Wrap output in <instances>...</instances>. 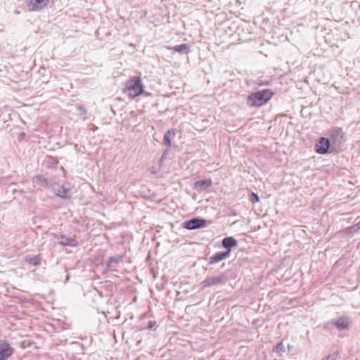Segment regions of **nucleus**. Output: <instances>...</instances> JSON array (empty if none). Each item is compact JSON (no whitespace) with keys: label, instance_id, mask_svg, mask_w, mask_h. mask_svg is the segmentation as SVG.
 Segmentation results:
<instances>
[{"label":"nucleus","instance_id":"f257e3e1","mask_svg":"<svg viewBox=\"0 0 360 360\" xmlns=\"http://www.w3.org/2000/svg\"><path fill=\"white\" fill-rule=\"evenodd\" d=\"M273 93L269 89L257 91L248 97L247 104L250 107L262 106L272 97Z\"/></svg>","mask_w":360,"mask_h":360},{"label":"nucleus","instance_id":"f03ea898","mask_svg":"<svg viewBox=\"0 0 360 360\" xmlns=\"http://www.w3.org/2000/svg\"><path fill=\"white\" fill-rule=\"evenodd\" d=\"M128 94L131 98H135L143 92V86L140 77H134L126 84Z\"/></svg>","mask_w":360,"mask_h":360},{"label":"nucleus","instance_id":"7ed1b4c3","mask_svg":"<svg viewBox=\"0 0 360 360\" xmlns=\"http://www.w3.org/2000/svg\"><path fill=\"white\" fill-rule=\"evenodd\" d=\"M329 135L332 142V147L340 146L344 141V132L340 127H333L329 131Z\"/></svg>","mask_w":360,"mask_h":360},{"label":"nucleus","instance_id":"20e7f679","mask_svg":"<svg viewBox=\"0 0 360 360\" xmlns=\"http://www.w3.org/2000/svg\"><path fill=\"white\" fill-rule=\"evenodd\" d=\"M227 281V277L224 275H219L216 276L207 277L202 282V285L203 287H209L211 285H217L220 284H224Z\"/></svg>","mask_w":360,"mask_h":360},{"label":"nucleus","instance_id":"39448f33","mask_svg":"<svg viewBox=\"0 0 360 360\" xmlns=\"http://www.w3.org/2000/svg\"><path fill=\"white\" fill-rule=\"evenodd\" d=\"M207 221L204 219L193 218L186 221L184 227L188 230H193L197 229L203 228L206 226Z\"/></svg>","mask_w":360,"mask_h":360},{"label":"nucleus","instance_id":"423d86ee","mask_svg":"<svg viewBox=\"0 0 360 360\" xmlns=\"http://www.w3.org/2000/svg\"><path fill=\"white\" fill-rule=\"evenodd\" d=\"M49 0H26L28 9L31 11H38L47 6Z\"/></svg>","mask_w":360,"mask_h":360},{"label":"nucleus","instance_id":"0eeeda50","mask_svg":"<svg viewBox=\"0 0 360 360\" xmlns=\"http://www.w3.org/2000/svg\"><path fill=\"white\" fill-rule=\"evenodd\" d=\"M13 353V349L5 340H0V360H6Z\"/></svg>","mask_w":360,"mask_h":360},{"label":"nucleus","instance_id":"6e6552de","mask_svg":"<svg viewBox=\"0 0 360 360\" xmlns=\"http://www.w3.org/2000/svg\"><path fill=\"white\" fill-rule=\"evenodd\" d=\"M316 151L319 154H326L328 153L330 147V140L325 137H321L315 146Z\"/></svg>","mask_w":360,"mask_h":360},{"label":"nucleus","instance_id":"1a4fd4ad","mask_svg":"<svg viewBox=\"0 0 360 360\" xmlns=\"http://www.w3.org/2000/svg\"><path fill=\"white\" fill-rule=\"evenodd\" d=\"M229 256V251L217 252L209 258V264H214L222 261Z\"/></svg>","mask_w":360,"mask_h":360},{"label":"nucleus","instance_id":"9d476101","mask_svg":"<svg viewBox=\"0 0 360 360\" xmlns=\"http://www.w3.org/2000/svg\"><path fill=\"white\" fill-rule=\"evenodd\" d=\"M58 243L62 246L75 247L77 245V240L73 238L67 237L61 235L58 238Z\"/></svg>","mask_w":360,"mask_h":360},{"label":"nucleus","instance_id":"9b49d317","mask_svg":"<svg viewBox=\"0 0 360 360\" xmlns=\"http://www.w3.org/2000/svg\"><path fill=\"white\" fill-rule=\"evenodd\" d=\"M53 190L54 191L57 196H59L60 198L63 199L70 198V196L67 195V193L69 191L68 188H66L63 186L56 184L55 186H53Z\"/></svg>","mask_w":360,"mask_h":360},{"label":"nucleus","instance_id":"f8f14e48","mask_svg":"<svg viewBox=\"0 0 360 360\" xmlns=\"http://www.w3.org/2000/svg\"><path fill=\"white\" fill-rule=\"evenodd\" d=\"M237 244V240L231 236L226 237L222 240L223 247L226 249V251H229V253L231 252V248L236 247Z\"/></svg>","mask_w":360,"mask_h":360},{"label":"nucleus","instance_id":"ddd939ff","mask_svg":"<svg viewBox=\"0 0 360 360\" xmlns=\"http://www.w3.org/2000/svg\"><path fill=\"white\" fill-rule=\"evenodd\" d=\"M334 325L339 330H343L347 328L349 323V319L347 316H341L333 322Z\"/></svg>","mask_w":360,"mask_h":360},{"label":"nucleus","instance_id":"4468645a","mask_svg":"<svg viewBox=\"0 0 360 360\" xmlns=\"http://www.w3.org/2000/svg\"><path fill=\"white\" fill-rule=\"evenodd\" d=\"M212 185L210 179L200 180L195 183L194 188L198 191H202L207 189Z\"/></svg>","mask_w":360,"mask_h":360},{"label":"nucleus","instance_id":"2eb2a0df","mask_svg":"<svg viewBox=\"0 0 360 360\" xmlns=\"http://www.w3.org/2000/svg\"><path fill=\"white\" fill-rule=\"evenodd\" d=\"M170 49H173L175 51L179 52L180 54H184L188 52L189 46L187 44H182L180 45H176L173 48H170Z\"/></svg>","mask_w":360,"mask_h":360},{"label":"nucleus","instance_id":"dca6fc26","mask_svg":"<svg viewBox=\"0 0 360 360\" xmlns=\"http://www.w3.org/2000/svg\"><path fill=\"white\" fill-rule=\"evenodd\" d=\"M25 261L29 264H34V266H37L41 264V257L39 255H36V256L27 255L25 258Z\"/></svg>","mask_w":360,"mask_h":360},{"label":"nucleus","instance_id":"f3484780","mask_svg":"<svg viewBox=\"0 0 360 360\" xmlns=\"http://www.w3.org/2000/svg\"><path fill=\"white\" fill-rule=\"evenodd\" d=\"M175 135V133L169 130L167 131L165 135H164V139H163V141H164V143L165 145H166L167 146H171V139L172 136H174Z\"/></svg>","mask_w":360,"mask_h":360},{"label":"nucleus","instance_id":"a211bd4d","mask_svg":"<svg viewBox=\"0 0 360 360\" xmlns=\"http://www.w3.org/2000/svg\"><path fill=\"white\" fill-rule=\"evenodd\" d=\"M36 179H37V181L44 186H46V187H50L51 186V183L50 181L46 179L45 177H44L43 176L41 175H39V176H36Z\"/></svg>","mask_w":360,"mask_h":360},{"label":"nucleus","instance_id":"6ab92c4d","mask_svg":"<svg viewBox=\"0 0 360 360\" xmlns=\"http://www.w3.org/2000/svg\"><path fill=\"white\" fill-rule=\"evenodd\" d=\"M109 262L112 263H120L123 262V256L122 255H117L115 257H108Z\"/></svg>","mask_w":360,"mask_h":360},{"label":"nucleus","instance_id":"aec40b11","mask_svg":"<svg viewBox=\"0 0 360 360\" xmlns=\"http://www.w3.org/2000/svg\"><path fill=\"white\" fill-rule=\"evenodd\" d=\"M276 351L278 352H285V346L283 342H281L276 345Z\"/></svg>","mask_w":360,"mask_h":360},{"label":"nucleus","instance_id":"412c9836","mask_svg":"<svg viewBox=\"0 0 360 360\" xmlns=\"http://www.w3.org/2000/svg\"><path fill=\"white\" fill-rule=\"evenodd\" d=\"M250 201L255 204L259 201V198L256 193H252L250 196Z\"/></svg>","mask_w":360,"mask_h":360},{"label":"nucleus","instance_id":"4be33fe9","mask_svg":"<svg viewBox=\"0 0 360 360\" xmlns=\"http://www.w3.org/2000/svg\"><path fill=\"white\" fill-rule=\"evenodd\" d=\"M350 232H356L360 230V221L349 228Z\"/></svg>","mask_w":360,"mask_h":360},{"label":"nucleus","instance_id":"5701e85b","mask_svg":"<svg viewBox=\"0 0 360 360\" xmlns=\"http://www.w3.org/2000/svg\"><path fill=\"white\" fill-rule=\"evenodd\" d=\"M338 354L336 353H333L327 356L326 358L322 359L321 360H337Z\"/></svg>","mask_w":360,"mask_h":360},{"label":"nucleus","instance_id":"b1692460","mask_svg":"<svg viewBox=\"0 0 360 360\" xmlns=\"http://www.w3.org/2000/svg\"><path fill=\"white\" fill-rule=\"evenodd\" d=\"M106 267L109 270L115 271V269L112 265V262H109L108 259L106 262Z\"/></svg>","mask_w":360,"mask_h":360},{"label":"nucleus","instance_id":"393cba45","mask_svg":"<svg viewBox=\"0 0 360 360\" xmlns=\"http://www.w3.org/2000/svg\"><path fill=\"white\" fill-rule=\"evenodd\" d=\"M77 110L80 115H85L86 112V110L82 106L77 107Z\"/></svg>","mask_w":360,"mask_h":360},{"label":"nucleus","instance_id":"a878e982","mask_svg":"<svg viewBox=\"0 0 360 360\" xmlns=\"http://www.w3.org/2000/svg\"><path fill=\"white\" fill-rule=\"evenodd\" d=\"M155 321H150L148 323V328H152L155 325Z\"/></svg>","mask_w":360,"mask_h":360},{"label":"nucleus","instance_id":"bb28decb","mask_svg":"<svg viewBox=\"0 0 360 360\" xmlns=\"http://www.w3.org/2000/svg\"><path fill=\"white\" fill-rule=\"evenodd\" d=\"M287 347H288V350L289 351V350H290V345L288 344V345H287Z\"/></svg>","mask_w":360,"mask_h":360}]
</instances>
